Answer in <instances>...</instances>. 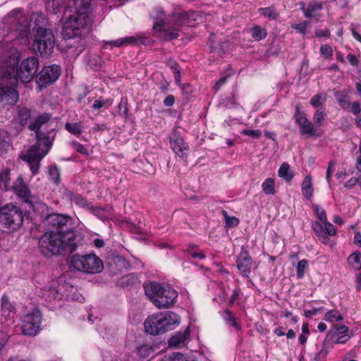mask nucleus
Instances as JSON below:
<instances>
[{"instance_id": "1", "label": "nucleus", "mask_w": 361, "mask_h": 361, "mask_svg": "<svg viewBox=\"0 0 361 361\" xmlns=\"http://www.w3.org/2000/svg\"><path fill=\"white\" fill-rule=\"evenodd\" d=\"M47 221L56 231L46 232L39 239V247L43 255L51 256L60 255L66 250H75L78 240L75 232L68 229L72 219L63 214H52L47 217Z\"/></svg>"}, {"instance_id": "2", "label": "nucleus", "mask_w": 361, "mask_h": 361, "mask_svg": "<svg viewBox=\"0 0 361 361\" xmlns=\"http://www.w3.org/2000/svg\"><path fill=\"white\" fill-rule=\"evenodd\" d=\"M92 0H71L64 11L63 35L71 39L87 32L92 24Z\"/></svg>"}, {"instance_id": "3", "label": "nucleus", "mask_w": 361, "mask_h": 361, "mask_svg": "<svg viewBox=\"0 0 361 361\" xmlns=\"http://www.w3.org/2000/svg\"><path fill=\"white\" fill-rule=\"evenodd\" d=\"M49 118L50 116L47 114L40 115L29 126L30 129L35 132L37 141L25 154L21 156V158L28 163L33 174L38 173L40 161L51 147L52 143L49 137L43 136L40 131V128L47 123Z\"/></svg>"}, {"instance_id": "4", "label": "nucleus", "mask_w": 361, "mask_h": 361, "mask_svg": "<svg viewBox=\"0 0 361 361\" xmlns=\"http://www.w3.org/2000/svg\"><path fill=\"white\" fill-rule=\"evenodd\" d=\"M9 60L4 61V64L0 66L2 71H9L11 76L19 78L23 82H28L32 80L37 71L39 61L35 56H31L23 60L17 70L15 68L18 63L20 53L16 49H9Z\"/></svg>"}, {"instance_id": "5", "label": "nucleus", "mask_w": 361, "mask_h": 361, "mask_svg": "<svg viewBox=\"0 0 361 361\" xmlns=\"http://www.w3.org/2000/svg\"><path fill=\"white\" fill-rule=\"evenodd\" d=\"M73 289V287L66 282V276H61L57 280L50 281L43 286H37L36 293L44 300L47 305L54 308L57 302L69 298V293Z\"/></svg>"}, {"instance_id": "6", "label": "nucleus", "mask_w": 361, "mask_h": 361, "mask_svg": "<svg viewBox=\"0 0 361 361\" xmlns=\"http://www.w3.org/2000/svg\"><path fill=\"white\" fill-rule=\"evenodd\" d=\"M4 29L8 32L12 33L16 39L13 44L18 42L26 44L28 42L27 19L23 11L20 8H15L8 13L3 20Z\"/></svg>"}, {"instance_id": "7", "label": "nucleus", "mask_w": 361, "mask_h": 361, "mask_svg": "<svg viewBox=\"0 0 361 361\" xmlns=\"http://www.w3.org/2000/svg\"><path fill=\"white\" fill-rule=\"evenodd\" d=\"M144 288L147 298L158 308L171 307L178 297L177 291L169 285L151 282L145 284Z\"/></svg>"}, {"instance_id": "8", "label": "nucleus", "mask_w": 361, "mask_h": 361, "mask_svg": "<svg viewBox=\"0 0 361 361\" xmlns=\"http://www.w3.org/2000/svg\"><path fill=\"white\" fill-rule=\"evenodd\" d=\"M180 324V317L173 312H166L149 316L145 321V331L158 335L173 329Z\"/></svg>"}, {"instance_id": "9", "label": "nucleus", "mask_w": 361, "mask_h": 361, "mask_svg": "<svg viewBox=\"0 0 361 361\" xmlns=\"http://www.w3.org/2000/svg\"><path fill=\"white\" fill-rule=\"evenodd\" d=\"M17 78L11 76L9 71L0 68V103L2 105H14L19 99L16 90Z\"/></svg>"}, {"instance_id": "10", "label": "nucleus", "mask_w": 361, "mask_h": 361, "mask_svg": "<svg viewBox=\"0 0 361 361\" xmlns=\"http://www.w3.org/2000/svg\"><path fill=\"white\" fill-rule=\"evenodd\" d=\"M70 264L76 270L86 274H98L104 269L103 262L94 253L73 255L70 258Z\"/></svg>"}, {"instance_id": "11", "label": "nucleus", "mask_w": 361, "mask_h": 361, "mask_svg": "<svg viewBox=\"0 0 361 361\" xmlns=\"http://www.w3.org/2000/svg\"><path fill=\"white\" fill-rule=\"evenodd\" d=\"M23 221L22 210L17 206L8 204L0 208V230H16Z\"/></svg>"}, {"instance_id": "12", "label": "nucleus", "mask_w": 361, "mask_h": 361, "mask_svg": "<svg viewBox=\"0 0 361 361\" xmlns=\"http://www.w3.org/2000/svg\"><path fill=\"white\" fill-rule=\"evenodd\" d=\"M173 15L165 20V14L161 9H155L153 12V18H156L154 23V29L161 32L160 37L164 40H171L179 36V30L176 28Z\"/></svg>"}, {"instance_id": "13", "label": "nucleus", "mask_w": 361, "mask_h": 361, "mask_svg": "<svg viewBox=\"0 0 361 361\" xmlns=\"http://www.w3.org/2000/svg\"><path fill=\"white\" fill-rule=\"evenodd\" d=\"M55 39L52 31L49 29L39 27L35 35L32 49L39 52L42 56H49L54 51Z\"/></svg>"}, {"instance_id": "14", "label": "nucleus", "mask_w": 361, "mask_h": 361, "mask_svg": "<svg viewBox=\"0 0 361 361\" xmlns=\"http://www.w3.org/2000/svg\"><path fill=\"white\" fill-rule=\"evenodd\" d=\"M42 320V314L37 309L23 315L20 321L22 334L29 336L37 335L41 329Z\"/></svg>"}, {"instance_id": "15", "label": "nucleus", "mask_w": 361, "mask_h": 361, "mask_svg": "<svg viewBox=\"0 0 361 361\" xmlns=\"http://www.w3.org/2000/svg\"><path fill=\"white\" fill-rule=\"evenodd\" d=\"M173 20L176 28L180 30V26L187 25L193 27L203 22L204 16L200 11L182 12L173 13Z\"/></svg>"}, {"instance_id": "16", "label": "nucleus", "mask_w": 361, "mask_h": 361, "mask_svg": "<svg viewBox=\"0 0 361 361\" xmlns=\"http://www.w3.org/2000/svg\"><path fill=\"white\" fill-rule=\"evenodd\" d=\"M16 307L9 298L4 295L0 300V321L1 323L11 324L14 322Z\"/></svg>"}, {"instance_id": "17", "label": "nucleus", "mask_w": 361, "mask_h": 361, "mask_svg": "<svg viewBox=\"0 0 361 361\" xmlns=\"http://www.w3.org/2000/svg\"><path fill=\"white\" fill-rule=\"evenodd\" d=\"M61 69L59 66L51 65L44 67L39 73L37 83L40 88L55 82L60 75Z\"/></svg>"}, {"instance_id": "18", "label": "nucleus", "mask_w": 361, "mask_h": 361, "mask_svg": "<svg viewBox=\"0 0 361 361\" xmlns=\"http://www.w3.org/2000/svg\"><path fill=\"white\" fill-rule=\"evenodd\" d=\"M253 261L248 252L242 249L239 253L236 264L240 274L244 278H248L251 272Z\"/></svg>"}, {"instance_id": "19", "label": "nucleus", "mask_w": 361, "mask_h": 361, "mask_svg": "<svg viewBox=\"0 0 361 361\" xmlns=\"http://www.w3.org/2000/svg\"><path fill=\"white\" fill-rule=\"evenodd\" d=\"M145 42L146 38L140 37L139 35L128 36L117 39L116 40L105 42L103 45V48L106 49L107 47V45H109L111 49L114 47H123L128 46H134L137 45L139 44H144Z\"/></svg>"}, {"instance_id": "20", "label": "nucleus", "mask_w": 361, "mask_h": 361, "mask_svg": "<svg viewBox=\"0 0 361 361\" xmlns=\"http://www.w3.org/2000/svg\"><path fill=\"white\" fill-rule=\"evenodd\" d=\"M170 145L173 151L180 157L186 158L189 149L188 144L183 138L176 132L171 133L170 136Z\"/></svg>"}, {"instance_id": "21", "label": "nucleus", "mask_w": 361, "mask_h": 361, "mask_svg": "<svg viewBox=\"0 0 361 361\" xmlns=\"http://www.w3.org/2000/svg\"><path fill=\"white\" fill-rule=\"evenodd\" d=\"M295 121L299 126L300 133L305 137H310L315 135L316 130L314 125L305 116L298 114L295 116Z\"/></svg>"}, {"instance_id": "22", "label": "nucleus", "mask_w": 361, "mask_h": 361, "mask_svg": "<svg viewBox=\"0 0 361 361\" xmlns=\"http://www.w3.org/2000/svg\"><path fill=\"white\" fill-rule=\"evenodd\" d=\"M13 192L25 202H31L30 191L21 177H18L12 186Z\"/></svg>"}, {"instance_id": "23", "label": "nucleus", "mask_w": 361, "mask_h": 361, "mask_svg": "<svg viewBox=\"0 0 361 361\" xmlns=\"http://www.w3.org/2000/svg\"><path fill=\"white\" fill-rule=\"evenodd\" d=\"M30 118V112L27 108L21 107L18 109V116L12 122V126L16 130V133L22 130Z\"/></svg>"}, {"instance_id": "24", "label": "nucleus", "mask_w": 361, "mask_h": 361, "mask_svg": "<svg viewBox=\"0 0 361 361\" xmlns=\"http://www.w3.org/2000/svg\"><path fill=\"white\" fill-rule=\"evenodd\" d=\"M348 331L349 329L347 326L341 325L335 326L331 331L334 343L336 344L345 343L350 338Z\"/></svg>"}, {"instance_id": "25", "label": "nucleus", "mask_w": 361, "mask_h": 361, "mask_svg": "<svg viewBox=\"0 0 361 361\" xmlns=\"http://www.w3.org/2000/svg\"><path fill=\"white\" fill-rule=\"evenodd\" d=\"M322 4L316 1H311L307 7L303 4L301 8L304 16L308 18H317L321 16L320 11L322 9Z\"/></svg>"}, {"instance_id": "26", "label": "nucleus", "mask_w": 361, "mask_h": 361, "mask_svg": "<svg viewBox=\"0 0 361 361\" xmlns=\"http://www.w3.org/2000/svg\"><path fill=\"white\" fill-rule=\"evenodd\" d=\"M188 337L189 331L188 330L184 332L176 333L169 339V344L170 346L177 348L185 346Z\"/></svg>"}, {"instance_id": "27", "label": "nucleus", "mask_w": 361, "mask_h": 361, "mask_svg": "<svg viewBox=\"0 0 361 361\" xmlns=\"http://www.w3.org/2000/svg\"><path fill=\"white\" fill-rule=\"evenodd\" d=\"M350 91L348 90H343L338 91L334 94V97L338 102L340 106L344 109H350Z\"/></svg>"}, {"instance_id": "28", "label": "nucleus", "mask_w": 361, "mask_h": 361, "mask_svg": "<svg viewBox=\"0 0 361 361\" xmlns=\"http://www.w3.org/2000/svg\"><path fill=\"white\" fill-rule=\"evenodd\" d=\"M11 42H12V39L0 42V66L4 64L5 59L6 61L9 60V53L8 52L9 49H16Z\"/></svg>"}, {"instance_id": "29", "label": "nucleus", "mask_w": 361, "mask_h": 361, "mask_svg": "<svg viewBox=\"0 0 361 361\" xmlns=\"http://www.w3.org/2000/svg\"><path fill=\"white\" fill-rule=\"evenodd\" d=\"M312 228L317 234L318 239L324 244L329 243V236L326 234L324 227L318 221H314L312 224Z\"/></svg>"}, {"instance_id": "30", "label": "nucleus", "mask_w": 361, "mask_h": 361, "mask_svg": "<svg viewBox=\"0 0 361 361\" xmlns=\"http://www.w3.org/2000/svg\"><path fill=\"white\" fill-rule=\"evenodd\" d=\"M278 176L287 183H290L294 177V174L288 163L281 164L278 171Z\"/></svg>"}, {"instance_id": "31", "label": "nucleus", "mask_w": 361, "mask_h": 361, "mask_svg": "<svg viewBox=\"0 0 361 361\" xmlns=\"http://www.w3.org/2000/svg\"><path fill=\"white\" fill-rule=\"evenodd\" d=\"M154 353V348L150 344H141L136 348L137 355L142 359L152 355Z\"/></svg>"}, {"instance_id": "32", "label": "nucleus", "mask_w": 361, "mask_h": 361, "mask_svg": "<svg viewBox=\"0 0 361 361\" xmlns=\"http://www.w3.org/2000/svg\"><path fill=\"white\" fill-rule=\"evenodd\" d=\"M111 209L110 207L102 208L93 207L92 205H91L90 207H88V210L102 220L106 219L111 216Z\"/></svg>"}, {"instance_id": "33", "label": "nucleus", "mask_w": 361, "mask_h": 361, "mask_svg": "<svg viewBox=\"0 0 361 361\" xmlns=\"http://www.w3.org/2000/svg\"><path fill=\"white\" fill-rule=\"evenodd\" d=\"M302 195L309 200L312 197L313 195V187L310 176H307L301 185Z\"/></svg>"}, {"instance_id": "34", "label": "nucleus", "mask_w": 361, "mask_h": 361, "mask_svg": "<svg viewBox=\"0 0 361 361\" xmlns=\"http://www.w3.org/2000/svg\"><path fill=\"white\" fill-rule=\"evenodd\" d=\"M258 12L261 15L264 16L269 20H275L278 18V17L279 16L276 9L273 6L267 7V8H260L258 9Z\"/></svg>"}, {"instance_id": "35", "label": "nucleus", "mask_w": 361, "mask_h": 361, "mask_svg": "<svg viewBox=\"0 0 361 361\" xmlns=\"http://www.w3.org/2000/svg\"><path fill=\"white\" fill-rule=\"evenodd\" d=\"M262 188L266 195H274L276 193L274 180L272 178H266L262 184Z\"/></svg>"}, {"instance_id": "36", "label": "nucleus", "mask_w": 361, "mask_h": 361, "mask_svg": "<svg viewBox=\"0 0 361 361\" xmlns=\"http://www.w3.org/2000/svg\"><path fill=\"white\" fill-rule=\"evenodd\" d=\"M70 198L72 204H74L82 208H87L88 209V207H90L91 204L87 202V200L84 198L80 195H74L71 194Z\"/></svg>"}, {"instance_id": "37", "label": "nucleus", "mask_w": 361, "mask_h": 361, "mask_svg": "<svg viewBox=\"0 0 361 361\" xmlns=\"http://www.w3.org/2000/svg\"><path fill=\"white\" fill-rule=\"evenodd\" d=\"M252 37L257 41L264 39L267 35V31L259 25H255L250 30Z\"/></svg>"}, {"instance_id": "38", "label": "nucleus", "mask_w": 361, "mask_h": 361, "mask_svg": "<svg viewBox=\"0 0 361 361\" xmlns=\"http://www.w3.org/2000/svg\"><path fill=\"white\" fill-rule=\"evenodd\" d=\"M324 319L326 322L334 323L338 321H342L343 319V317H342L339 311L336 310H331L328 311L325 314Z\"/></svg>"}, {"instance_id": "39", "label": "nucleus", "mask_w": 361, "mask_h": 361, "mask_svg": "<svg viewBox=\"0 0 361 361\" xmlns=\"http://www.w3.org/2000/svg\"><path fill=\"white\" fill-rule=\"evenodd\" d=\"M221 316L223 319L231 326L235 327L236 329H240V326L237 323L236 319L231 312L229 310H225L222 312Z\"/></svg>"}, {"instance_id": "40", "label": "nucleus", "mask_w": 361, "mask_h": 361, "mask_svg": "<svg viewBox=\"0 0 361 361\" xmlns=\"http://www.w3.org/2000/svg\"><path fill=\"white\" fill-rule=\"evenodd\" d=\"M186 252L193 259H204L205 255L203 251L200 250L197 246L192 245L189 247Z\"/></svg>"}, {"instance_id": "41", "label": "nucleus", "mask_w": 361, "mask_h": 361, "mask_svg": "<svg viewBox=\"0 0 361 361\" xmlns=\"http://www.w3.org/2000/svg\"><path fill=\"white\" fill-rule=\"evenodd\" d=\"M65 128L75 136H79L82 133V127L80 123H66Z\"/></svg>"}, {"instance_id": "42", "label": "nucleus", "mask_w": 361, "mask_h": 361, "mask_svg": "<svg viewBox=\"0 0 361 361\" xmlns=\"http://www.w3.org/2000/svg\"><path fill=\"white\" fill-rule=\"evenodd\" d=\"M348 262L349 264L355 269H361V254L360 253H353L351 254L348 257Z\"/></svg>"}, {"instance_id": "43", "label": "nucleus", "mask_w": 361, "mask_h": 361, "mask_svg": "<svg viewBox=\"0 0 361 361\" xmlns=\"http://www.w3.org/2000/svg\"><path fill=\"white\" fill-rule=\"evenodd\" d=\"M326 99V94H317L314 95L310 99V104L314 107H319L325 102Z\"/></svg>"}, {"instance_id": "44", "label": "nucleus", "mask_w": 361, "mask_h": 361, "mask_svg": "<svg viewBox=\"0 0 361 361\" xmlns=\"http://www.w3.org/2000/svg\"><path fill=\"white\" fill-rule=\"evenodd\" d=\"M313 209L314 214L321 222L324 223L327 221V215L323 208H322L319 205L316 204L314 205Z\"/></svg>"}, {"instance_id": "45", "label": "nucleus", "mask_w": 361, "mask_h": 361, "mask_svg": "<svg viewBox=\"0 0 361 361\" xmlns=\"http://www.w3.org/2000/svg\"><path fill=\"white\" fill-rule=\"evenodd\" d=\"M50 179L56 184H58L60 179V173L59 169L56 166H51L49 170Z\"/></svg>"}, {"instance_id": "46", "label": "nucleus", "mask_w": 361, "mask_h": 361, "mask_svg": "<svg viewBox=\"0 0 361 361\" xmlns=\"http://www.w3.org/2000/svg\"><path fill=\"white\" fill-rule=\"evenodd\" d=\"M111 104H112V102L110 101L109 99L104 100V99H100L95 100L94 102L92 108L94 109H99L102 107H104L105 109H108L111 106Z\"/></svg>"}, {"instance_id": "47", "label": "nucleus", "mask_w": 361, "mask_h": 361, "mask_svg": "<svg viewBox=\"0 0 361 361\" xmlns=\"http://www.w3.org/2000/svg\"><path fill=\"white\" fill-rule=\"evenodd\" d=\"M307 266V261L306 259L300 260L298 262L296 270L297 276L298 279H302L305 274V270Z\"/></svg>"}, {"instance_id": "48", "label": "nucleus", "mask_w": 361, "mask_h": 361, "mask_svg": "<svg viewBox=\"0 0 361 361\" xmlns=\"http://www.w3.org/2000/svg\"><path fill=\"white\" fill-rule=\"evenodd\" d=\"M320 52L327 59H331L333 56V49L328 44H323L320 47Z\"/></svg>"}, {"instance_id": "49", "label": "nucleus", "mask_w": 361, "mask_h": 361, "mask_svg": "<svg viewBox=\"0 0 361 361\" xmlns=\"http://www.w3.org/2000/svg\"><path fill=\"white\" fill-rule=\"evenodd\" d=\"M9 177L8 172H2L0 173V187L5 190L8 189Z\"/></svg>"}, {"instance_id": "50", "label": "nucleus", "mask_w": 361, "mask_h": 361, "mask_svg": "<svg viewBox=\"0 0 361 361\" xmlns=\"http://www.w3.org/2000/svg\"><path fill=\"white\" fill-rule=\"evenodd\" d=\"M310 24L308 20L303 21L302 23L298 24H293L291 25L292 28L296 30L298 32L305 35L307 27Z\"/></svg>"}, {"instance_id": "51", "label": "nucleus", "mask_w": 361, "mask_h": 361, "mask_svg": "<svg viewBox=\"0 0 361 361\" xmlns=\"http://www.w3.org/2000/svg\"><path fill=\"white\" fill-rule=\"evenodd\" d=\"M161 361H184V355L180 353H175L171 355L165 356Z\"/></svg>"}, {"instance_id": "52", "label": "nucleus", "mask_w": 361, "mask_h": 361, "mask_svg": "<svg viewBox=\"0 0 361 361\" xmlns=\"http://www.w3.org/2000/svg\"><path fill=\"white\" fill-rule=\"evenodd\" d=\"M71 145L75 149V150L80 154L88 155L87 149L80 143L77 141H73Z\"/></svg>"}, {"instance_id": "53", "label": "nucleus", "mask_w": 361, "mask_h": 361, "mask_svg": "<svg viewBox=\"0 0 361 361\" xmlns=\"http://www.w3.org/2000/svg\"><path fill=\"white\" fill-rule=\"evenodd\" d=\"M333 348V343L325 340L320 350V355L327 356V355Z\"/></svg>"}, {"instance_id": "54", "label": "nucleus", "mask_w": 361, "mask_h": 361, "mask_svg": "<svg viewBox=\"0 0 361 361\" xmlns=\"http://www.w3.org/2000/svg\"><path fill=\"white\" fill-rule=\"evenodd\" d=\"M118 112L120 114L126 116L128 114V107H127V99L126 98L122 97L121 100L118 106Z\"/></svg>"}, {"instance_id": "55", "label": "nucleus", "mask_w": 361, "mask_h": 361, "mask_svg": "<svg viewBox=\"0 0 361 361\" xmlns=\"http://www.w3.org/2000/svg\"><path fill=\"white\" fill-rule=\"evenodd\" d=\"M324 118L325 113L320 109L317 110L313 116L314 123L320 125L324 121Z\"/></svg>"}, {"instance_id": "56", "label": "nucleus", "mask_w": 361, "mask_h": 361, "mask_svg": "<svg viewBox=\"0 0 361 361\" xmlns=\"http://www.w3.org/2000/svg\"><path fill=\"white\" fill-rule=\"evenodd\" d=\"M242 134L250 136L253 138H259L262 135V132L259 130H243Z\"/></svg>"}, {"instance_id": "57", "label": "nucleus", "mask_w": 361, "mask_h": 361, "mask_svg": "<svg viewBox=\"0 0 361 361\" xmlns=\"http://www.w3.org/2000/svg\"><path fill=\"white\" fill-rule=\"evenodd\" d=\"M323 224H324V230L327 235H335L336 234V230L332 224L327 221Z\"/></svg>"}, {"instance_id": "58", "label": "nucleus", "mask_w": 361, "mask_h": 361, "mask_svg": "<svg viewBox=\"0 0 361 361\" xmlns=\"http://www.w3.org/2000/svg\"><path fill=\"white\" fill-rule=\"evenodd\" d=\"M347 110L355 115H357L361 111L360 104L357 102H355L352 104L350 103V109Z\"/></svg>"}, {"instance_id": "59", "label": "nucleus", "mask_w": 361, "mask_h": 361, "mask_svg": "<svg viewBox=\"0 0 361 361\" xmlns=\"http://www.w3.org/2000/svg\"><path fill=\"white\" fill-rule=\"evenodd\" d=\"M226 220V225L228 226H237L238 224V221L235 217H229L228 216L224 214Z\"/></svg>"}, {"instance_id": "60", "label": "nucleus", "mask_w": 361, "mask_h": 361, "mask_svg": "<svg viewBox=\"0 0 361 361\" xmlns=\"http://www.w3.org/2000/svg\"><path fill=\"white\" fill-rule=\"evenodd\" d=\"M334 161H330L329 163V166H328V169H327V171H326V180H328V182H329V180L331 178V176H332L334 170Z\"/></svg>"}, {"instance_id": "61", "label": "nucleus", "mask_w": 361, "mask_h": 361, "mask_svg": "<svg viewBox=\"0 0 361 361\" xmlns=\"http://www.w3.org/2000/svg\"><path fill=\"white\" fill-rule=\"evenodd\" d=\"M175 97L173 95H168L164 100L166 106H171L174 104Z\"/></svg>"}, {"instance_id": "62", "label": "nucleus", "mask_w": 361, "mask_h": 361, "mask_svg": "<svg viewBox=\"0 0 361 361\" xmlns=\"http://www.w3.org/2000/svg\"><path fill=\"white\" fill-rule=\"evenodd\" d=\"M174 75V79L175 82L177 85H180L181 83V77H180V68L175 69V71H173Z\"/></svg>"}, {"instance_id": "63", "label": "nucleus", "mask_w": 361, "mask_h": 361, "mask_svg": "<svg viewBox=\"0 0 361 361\" xmlns=\"http://www.w3.org/2000/svg\"><path fill=\"white\" fill-rule=\"evenodd\" d=\"M329 35H330V32L327 29H326V30L319 29L316 31V36L319 37H329Z\"/></svg>"}, {"instance_id": "64", "label": "nucleus", "mask_w": 361, "mask_h": 361, "mask_svg": "<svg viewBox=\"0 0 361 361\" xmlns=\"http://www.w3.org/2000/svg\"><path fill=\"white\" fill-rule=\"evenodd\" d=\"M347 59H348V60L349 63H350L351 65H353V66H357V63H358V60L357 59V58H356V56H355V55H353V54H348V55L347 56Z\"/></svg>"}]
</instances>
